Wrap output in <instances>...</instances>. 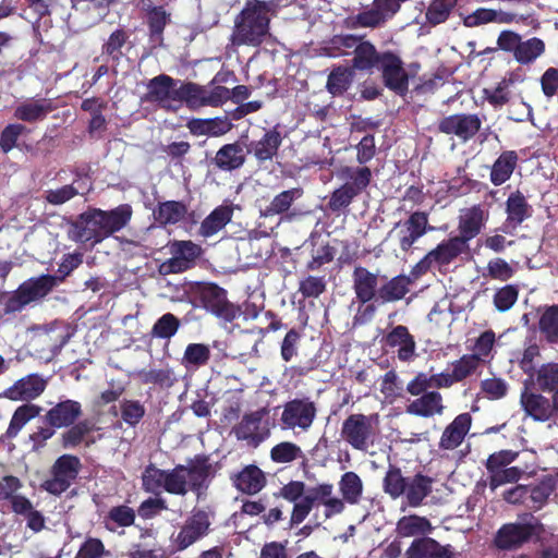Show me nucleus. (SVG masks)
<instances>
[{"label":"nucleus","mask_w":558,"mask_h":558,"mask_svg":"<svg viewBox=\"0 0 558 558\" xmlns=\"http://www.w3.org/2000/svg\"><path fill=\"white\" fill-rule=\"evenodd\" d=\"M271 3L248 0L234 20L231 43L234 46H259L270 34Z\"/></svg>","instance_id":"obj_1"},{"label":"nucleus","mask_w":558,"mask_h":558,"mask_svg":"<svg viewBox=\"0 0 558 558\" xmlns=\"http://www.w3.org/2000/svg\"><path fill=\"white\" fill-rule=\"evenodd\" d=\"M379 416L376 413L350 414L342 423L340 435L353 449L368 453L379 439Z\"/></svg>","instance_id":"obj_2"},{"label":"nucleus","mask_w":558,"mask_h":558,"mask_svg":"<svg viewBox=\"0 0 558 558\" xmlns=\"http://www.w3.org/2000/svg\"><path fill=\"white\" fill-rule=\"evenodd\" d=\"M338 175L344 183L330 195L328 207L333 213L347 208L367 187L372 173L367 167H345Z\"/></svg>","instance_id":"obj_3"},{"label":"nucleus","mask_w":558,"mask_h":558,"mask_svg":"<svg viewBox=\"0 0 558 558\" xmlns=\"http://www.w3.org/2000/svg\"><path fill=\"white\" fill-rule=\"evenodd\" d=\"M54 276L44 275L23 282L17 290L10 294L4 303V313H15L24 310L28 304L46 296L57 284Z\"/></svg>","instance_id":"obj_4"},{"label":"nucleus","mask_w":558,"mask_h":558,"mask_svg":"<svg viewBox=\"0 0 558 558\" xmlns=\"http://www.w3.org/2000/svg\"><path fill=\"white\" fill-rule=\"evenodd\" d=\"M546 527L536 518L529 515L521 523H509L501 526L496 535L495 544L500 549L518 548L535 535L541 542L546 539Z\"/></svg>","instance_id":"obj_5"},{"label":"nucleus","mask_w":558,"mask_h":558,"mask_svg":"<svg viewBox=\"0 0 558 558\" xmlns=\"http://www.w3.org/2000/svg\"><path fill=\"white\" fill-rule=\"evenodd\" d=\"M433 229L428 226L427 214L415 211L407 220L397 222L388 232L386 241L398 245L402 252L407 253L418 239Z\"/></svg>","instance_id":"obj_6"},{"label":"nucleus","mask_w":558,"mask_h":558,"mask_svg":"<svg viewBox=\"0 0 558 558\" xmlns=\"http://www.w3.org/2000/svg\"><path fill=\"white\" fill-rule=\"evenodd\" d=\"M228 99H230V89L225 86L207 88L195 83L180 82L179 109L183 102L191 109H198L205 106L217 107Z\"/></svg>","instance_id":"obj_7"},{"label":"nucleus","mask_w":558,"mask_h":558,"mask_svg":"<svg viewBox=\"0 0 558 558\" xmlns=\"http://www.w3.org/2000/svg\"><path fill=\"white\" fill-rule=\"evenodd\" d=\"M316 405L308 398L294 399L283 407L280 423L283 429L307 432L316 417Z\"/></svg>","instance_id":"obj_8"},{"label":"nucleus","mask_w":558,"mask_h":558,"mask_svg":"<svg viewBox=\"0 0 558 558\" xmlns=\"http://www.w3.org/2000/svg\"><path fill=\"white\" fill-rule=\"evenodd\" d=\"M80 460L70 454L61 456L51 468V477L41 483V488L52 495L65 492L77 477Z\"/></svg>","instance_id":"obj_9"},{"label":"nucleus","mask_w":558,"mask_h":558,"mask_svg":"<svg viewBox=\"0 0 558 558\" xmlns=\"http://www.w3.org/2000/svg\"><path fill=\"white\" fill-rule=\"evenodd\" d=\"M180 81L161 74L151 78L147 84L145 100L155 102L167 110H179Z\"/></svg>","instance_id":"obj_10"},{"label":"nucleus","mask_w":558,"mask_h":558,"mask_svg":"<svg viewBox=\"0 0 558 558\" xmlns=\"http://www.w3.org/2000/svg\"><path fill=\"white\" fill-rule=\"evenodd\" d=\"M266 414L265 410L245 414L233 429L235 437L245 441L248 446L257 447L270 434Z\"/></svg>","instance_id":"obj_11"},{"label":"nucleus","mask_w":558,"mask_h":558,"mask_svg":"<svg viewBox=\"0 0 558 558\" xmlns=\"http://www.w3.org/2000/svg\"><path fill=\"white\" fill-rule=\"evenodd\" d=\"M169 250L172 257L159 266L161 275L183 272L190 269L201 255V247L192 241H174Z\"/></svg>","instance_id":"obj_12"},{"label":"nucleus","mask_w":558,"mask_h":558,"mask_svg":"<svg viewBox=\"0 0 558 558\" xmlns=\"http://www.w3.org/2000/svg\"><path fill=\"white\" fill-rule=\"evenodd\" d=\"M377 68L381 71L384 83L389 89L399 95L407 93L409 76L399 56L392 52L381 53Z\"/></svg>","instance_id":"obj_13"},{"label":"nucleus","mask_w":558,"mask_h":558,"mask_svg":"<svg viewBox=\"0 0 558 558\" xmlns=\"http://www.w3.org/2000/svg\"><path fill=\"white\" fill-rule=\"evenodd\" d=\"M207 512L194 511L174 537L178 549L183 550L207 535L210 526Z\"/></svg>","instance_id":"obj_14"},{"label":"nucleus","mask_w":558,"mask_h":558,"mask_svg":"<svg viewBox=\"0 0 558 558\" xmlns=\"http://www.w3.org/2000/svg\"><path fill=\"white\" fill-rule=\"evenodd\" d=\"M482 121L477 114H452L444 118L438 125L440 132L456 135L463 142L473 137L481 129Z\"/></svg>","instance_id":"obj_15"},{"label":"nucleus","mask_w":558,"mask_h":558,"mask_svg":"<svg viewBox=\"0 0 558 558\" xmlns=\"http://www.w3.org/2000/svg\"><path fill=\"white\" fill-rule=\"evenodd\" d=\"M69 236L75 242L90 243L92 245L104 240L94 208L77 217L69 230Z\"/></svg>","instance_id":"obj_16"},{"label":"nucleus","mask_w":558,"mask_h":558,"mask_svg":"<svg viewBox=\"0 0 558 558\" xmlns=\"http://www.w3.org/2000/svg\"><path fill=\"white\" fill-rule=\"evenodd\" d=\"M507 218L498 231L504 234H514L517 228L532 215V208L527 204L525 197L515 192L510 194L506 202Z\"/></svg>","instance_id":"obj_17"},{"label":"nucleus","mask_w":558,"mask_h":558,"mask_svg":"<svg viewBox=\"0 0 558 558\" xmlns=\"http://www.w3.org/2000/svg\"><path fill=\"white\" fill-rule=\"evenodd\" d=\"M489 213L480 205H475L469 208L460 210L459 215V235L464 243L474 239L484 228L488 220Z\"/></svg>","instance_id":"obj_18"},{"label":"nucleus","mask_w":558,"mask_h":558,"mask_svg":"<svg viewBox=\"0 0 558 558\" xmlns=\"http://www.w3.org/2000/svg\"><path fill=\"white\" fill-rule=\"evenodd\" d=\"M94 209L104 240L123 229L132 217V207L128 204L119 205L111 210Z\"/></svg>","instance_id":"obj_19"},{"label":"nucleus","mask_w":558,"mask_h":558,"mask_svg":"<svg viewBox=\"0 0 558 558\" xmlns=\"http://www.w3.org/2000/svg\"><path fill=\"white\" fill-rule=\"evenodd\" d=\"M468 244L458 236L451 238L446 242L440 243L435 250L430 251L417 265L420 270H426L433 264L445 265L449 264L460 253L466 248Z\"/></svg>","instance_id":"obj_20"},{"label":"nucleus","mask_w":558,"mask_h":558,"mask_svg":"<svg viewBox=\"0 0 558 558\" xmlns=\"http://www.w3.org/2000/svg\"><path fill=\"white\" fill-rule=\"evenodd\" d=\"M518 14L501 9L478 8L463 17L465 27H480L487 24H511L519 22Z\"/></svg>","instance_id":"obj_21"},{"label":"nucleus","mask_w":558,"mask_h":558,"mask_svg":"<svg viewBox=\"0 0 558 558\" xmlns=\"http://www.w3.org/2000/svg\"><path fill=\"white\" fill-rule=\"evenodd\" d=\"M46 385L47 383L43 377L31 374L19 379L14 385L8 388L5 397L15 401L32 400L44 392Z\"/></svg>","instance_id":"obj_22"},{"label":"nucleus","mask_w":558,"mask_h":558,"mask_svg":"<svg viewBox=\"0 0 558 558\" xmlns=\"http://www.w3.org/2000/svg\"><path fill=\"white\" fill-rule=\"evenodd\" d=\"M281 143V134L276 129H271L266 131L259 140L252 141L247 145V153L252 154L258 162H265L277 155Z\"/></svg>","instance_id":"obj_23"},{"label":"nucleus","mask_w":558,"mask_h":558,"mask_svg":"<svg viewBox=\"0 0 558 558\" xmlns=\"http://www.w3.org/2000/svg\"><path fill=\"white\" fill-rule=\"evenodd\" d=\"M472 417L469 413L459 414L444 430L439 447L445 450H453L461 445L470 430Z\"/></svg>","instance_id":"obj_24"},{"label":"nucleus","mask_w":558,"mask_h":558,"mask_svg":"<svg viewBox=\"0 0 558 558\" xmlns=\"http://www.w3.org/2000/svg\"><path fill=\"white\" fill-rule=\"evenodd\" d=\"M356 299L365 304L378 295V276L364 267H356L352 275Z\"/></svg>","instance_id":"obj_25"},{"label":"nucleus","mask_w":558,"mask_h":558,"mask_svg":"<svg viewBox=\"0 0 558 558\" xmlns=\"http://www.w3.org/2000/svg\"><path fill=\"white\" fill-rule=\"evenodd\" d=\"M82 414L81 403L74 400L61 401L46 414L49 425L61 428L72 425Z\"/></svg>","instance_id":"obj_26"},{"label":"nucleus","mask_w":558,"mask_h":558,"mask_svg":"<svg viewBox=\"0 0 558 558\" xmlns=\"http://www.w3.org/2000/svg\"><path fill=\"white\" fill-rule=\"evenodd\" d=\"M203 299L206 307L214 314L226 320H231L235 316L234 307L228 302L226 291L218 286L210 284L203 289Z\"/></svg>","instance_id":"obj_27"},{"label":"nucleus","mask_w":558,"mask_h":558,"mask_svg":"<svg viewBox=\"0 0 558 558\" xmlns=\"http://www.w3.org/2000/svg\"><path fill=\"white\" fill-rule=\"evenodd\" d=\"M442 397L437 391H428L413 400L407 407V412L422 417L441 415L444 412Z\"/></svg>","instance_id":"obj_28"},{"label":"nucleus","mask_w":558,"mask_h":558,"mask_svg":"<svg viewBox=\"0 0 558 558\" xmlns=\"http://www.w3.org/2000/svg\"><path fill=\"white\" fill-rule=\"evenodd\" d=\"M434 480L421 473L408 478L404 496L407 504L417 508L424 504V499L432 493Z\"/></svg>","instance_id":"obj_29"},{"label":"nucleus","mask_w":558,"mask_h":558,"mask_svg":"<svg viewBox=\"0 0 558 558\" xmlns=\"http://www.w3.org/2000/svg\"><path fill=\"white\" fill-rule=\"evenodd\" d=\"M521 405L525 413L535 421L545 422L553 415V407L549 400L542 395L529 392L521 393Z\"/></svg>","instance_id":"obj_30"},{"label":"nucleus","mask_w":558,"mask_h":558,"mask_svg":"<svg viewBox=\"0 0 558 558\" xmlns=\"http://www.w3.org/2000/svg\"><path fill=\"white\" fill-rule=\"evenodd\" d=\"M386 342L389 347H399L398 357L401 361H411L415 355V341L405 326L395 327L386 336Z\"/></svg>","instance_id":"obj_31"},{"label":"nucleus","mask_w":558,"mask_h":558,"mask_svg":"<svg viewBox=\"0 0 558 558\" xmlns=\"http://www.w3.org/2000/svg\"><path fill=\"white\" fill-rule=\"evenodd\" d=\"M231 121L227 118L193 119L187 128L194 135L221 136L232 129Z\"/></svg>","instance_id":"obj_32"},{"label":"nucleus","mask_w":558,"mask_h":558,"mask_svg":"<svg viewBox=\"0 0 558 558\" xmlns=\"http://www.w3.org/2000/svg\"><path fill=\"white\" fill-rule=\"evenodd\" d=\"M214 162L219 169L223 171L239 169L245 162V155L242 146L239 143L223 145L216 153Z\"/></svg>","instance_id":"obj_33"},{"label":"nucleus","mask_w":558,"mask_h":558,"mask_svg":"<svg viewBox=\"0 0 558 558\" xmlns=\"http://www.w3.org/2000/svg\"><path fill=\"white\" fill-rule=\"evenodd\" d=\"M266 478L260 469L255 465L244 468L234 478L235 487L245 494H256L265 486Z\"/></svg>","instance_id":"obj_34"},{"label":"nucleus","mask_w":558,"mask_h":558,"mask_svg":"<svg viewBox=\"0 0 558 558\" xmlns=\"http://www.w3.org/2000/svg\"><path fill=\"white\" fill-rule=\"evenodd\" d=\"M233 209L228 206L215 208L201 223L199 234L209 238L218 233L232 219Z\"/></svg>","instance_id":"obj_35"},{"label":"nucleus","mask_w":558,"mask_h":558,"mask_svg":"<svg viewBox=\"0 0 558 558\" xmlns=\"http://www.w3.org/2000/svg\"><path fill=\"white\" fill-rule=\"evenodd\" d=\"M51 110L50 100L31 99L15 109V117L22 121L34 122L44 119Z\"/></svg>","instance_id":"obj_36"},{"label":"nucleus","mask_w":558,"mask_h":558,"mask_svg":"<svg viewBox=\"0 0 558 558\" xmlns=\"http://www.w3.org/2000/svg\"><path fill=\"white\" fill-rule=\"evenodd\" d=\"M517 160V154L512 150L505 151L497 158L490 172V180L494 185H501L511 177Z\"/></svg>","instance_id":"obj_37"},{"label":"nucleus","mask_w":558,"mask_h":558,"mask_svg":"<svg viewBox=\"0 0 558 558\" xmlns=\"http://www.w3.org/2000/svg\"><path fill=\"white\" fill-rule=\"evenodd\" d=\"M187 213L186 206L181 202L168 201L160 203L154 210L155 220L161 225H174L181 221Z\"/></svg>","instance_id":"obj_38"},{"label":"nucleus","mask_w":558,"mask_h":558,"mask_svg":"<svg viewBox=\"0 0 558 558\" xmlns=\"http://www.w3.org/2000/svg\"><path fill=\"white\" fill-rule=\"evenodd\" d=\"M210 359V348L205 343H190L186 345L183 356L182 365L186 369H198L205 366Z\"/></svg>","instance_id":"obj_39"},{"label":"nucleus","mask_w":558,"mask_h":558,"mask_svg":"<svg viewBox=\"0 0 558 558\" xmlns=\"http://www.w3.org/2000/svg\"><path fill=\"white\" fill-rule=\"evenodd\" d=\"M432 531L430 522L420 515L402 517L397 523V532L402 537L425 535Z\"/></svg>","instance_id":"obj_40"},{"label":"nucleus","mask_w":558,"mask_h":558,"mask_svg":"<svg viewBox=\"0 0 558 558\" xmlns=\"http://www.w3.org/2000/svg\"><path fill=\"white\" fill-rule=\"evenodd\" d=\"M353 78V69L348 66H337L330 72L326 87L332 96H340L349 89Z\"/></svg>","instance_id":"obj_41"},{"label":"nucleus","mask_w":558,"mask_h":558,"mask_svg":"<svg viewBox=\"0 0 558 558\" xmlns=\"http://www.w3.org/2000/svg\"><path fill=\"white\" fill-rule=\"evenodd\" d=\"M410 279L397 276L378 289V300L383 303L401 300L409 292Z\"/></svg>","instance_id":"obj_42"},{"label":"nucleus","mask_w":558,"mask_h":558,"mask_svg":"<svg viewBox=\"0 0 558 558\" xmlns=\"http://www.w3.org/2000/svg\"><path fill=\"white\" fill-rule=\"evenodd\" d=\"M381 53H378L376 48L369 41H361L354 51L353 68L357 70H371L377 66Z\"/></svg>","instance_id":"obj_43"},{"label":"nucleus","mask_w":558,"mask_h":558,"mask_svg":"<svg viewBox=\"0 0 558 558\" xmlns=\"http://www.w3.org/2000/svg\"><path fill=\"white\" fill-rule=\"evenodd\" d=\"M303 195L302 189L294 187L276 195L270 204L264 209L263 216L270 217L286 213L292 203Z\"/></svg>","instance_id":"obj_44"},{"label":"nucleus","mask_w":558,"mask_h":558,"mask_svg":"<svg viewBox=\"0 0 558 558\" xmlns=\"http://www.w3.org/2000/svg\"><path fill=\"white\" fill-rule=\"evenodd\" d=\"M459 0H432L427 7L425 19L436 26L445 23L457 7Z\"/></svg>","instance_id":"obj_45"},{"label":"nucleus","mask_w":558,"mask_h":558,"mask_svg":"<svg viewBox=\"0 0 558 558\" xmlns=\"http://www.w3.org/2000/svg\"><path fill=\"white\" fill-rule=\"evenodd\" d=\"M408 478L402 475L399 468L389 465L383 481L384 492L392 499L401 497L407 488Z\"/></svg>","instance_id":"obj_46"},{"label":"nucleus","mask_w":558,"mask_h":558,"mask_svg":"<svg viewBox=\"0 0 558 558\" xmlns=\"http://www.w3.org/2000/svg\"><path fill=\"white\" fill-rule=\"evenodd\" d=\"M135 512L128 506H117L109 510L105 517V526L114 532L117 527H126L134 523Z\"/></svg>","instance_id":"obj_47"},{"label":"nucleus","mask_w":558,"mask_h":558,"mask_svg":"<svg viewBox=\"0 0 558 558\" xmlns=\"http://www.w3.org/2000/svg\"><path fill=\"white\" fill-rule=\"evenodd\" d=\"M40 412V408L35 404H24L19 407L10 422L7 430L9 438H14L20 430L28 423L32 418L36 417Z\"/></svg>","instance_id":"obj_48"},{"label":"nucleus","mask_w":558,"mask_h":558,"mask_svg":"<svg viewBox=\"0 0 558 558\" xmlns=\"http://www.w3.org/2000/svg\"><path fill=\"white\" fill-rule=\"evenodd\" d=\"M545 51V44L542 39L533 37L520 43L514 59L521 64H530L539 58Z\"/></svg>","instance_id":"obj_49"},{"label":"nucleus","mask_w":558,"mask_h":558,"mask_svg":"<svg viewBox=\"0 0 558 558\" xmlns=\"http://www.w3.org/2000/svg\"><path fill=\"white\" fill-rule=\"evenodd\" d=\"M342 497L349 504H357L362 495L363 484L360 476L354 472H345L339 482Z\"/></svg>","instance_id":"obj_50"},{"label":"nucleus","mask_w":558,"mask_h":558,"mask_svg":"<svg viewBox=\"0 0 558 558\" xmlns=\"http://www.w3.org/2000/svg\"><path fill=\"white\" fill-rule=\"evenodd\" d=\"M167 471L160 470L153 464L146 466L142 474L143 487L146 492L160 494L165 490Z\"/></svg>","instance_id":"obj_51"},{"label":"nucleus","mask_w":558,"mask_h":558,"mask_svg":"<svg viewBox=\"0 0 558 558\" xmlns=\"http://www.w3.org/2000/svg\"><path fill=\"white\" fill-rule=\"evenodd\" d=\"M129 35L123 29L112 32L102 45V54L112 61H119L122 56V48L125 46Z\"/></svg>","instance_id":"obj_52"},{"label":"nucleus","mask_w":558,"mask_h":558,"mask_svg":"<svg viewBox=\"0 0 558 558\" xmlns=\"http://www.w3.org/2000/svg\"><path fill=\"white\" fill-rule=\"evenodd\" d=\"M487 470L490 473L489 486L492 489H496L507 483L519 481L523 473V471L518 466H496Z\"/></svg>","instance_id":"obj_53"},{"label":"nucleus","mask_w":558,"mask_h":558,"mask_svg":"<svg viewBox=\"0 0 558 558\" xmlns=\"http://www.w3.org/2000/svg\"><path fill=\"white\" fill-rule=\"evenodd\" d=\"M180 328V320L171 313L163 314L154 324L151 335L160 339L172 338Z\"/></svg>","instance_id":"obj_54"},{"label":"nucleus","mask_w":558,"mask_h":558,"mask_svg":"<svg viewBox=\"0 0 558 558\" xmlns=\"http://www.w3.org/2000/svg\"><path fill=\"white\" fill-rule=\"evenodd\" d=\"M335 255V247L330 246L327 242H316L312 250V259L308 262L307 268L310 270H317L322 266L329 264Z\"/></svg>","instance_id":"obj_55"},{"label":"nucleus","mask_w":558,"mask_h":558,"mask_svg":"<svg viewBox=\"0 0 558 558\" xmlns=\"http://www.w3.org/2000/svg\"><path fill=\"white\" fill-rule=\"evenodd\" d=\"M186 468L178 466L171 471H167V481L165 483V490L174 495H185L189 492L186 485Z\"/></svg>","instance_id":"obj_56"},{"label":"nucleus","mask_w":558,"mask_h":558,"mask_svg":"<svg viewBox=\"0 0 558 558\" xmlns=\"http://www.w3.org/2000/svg\"><path fill=\"white\" fill-rule=\"evenodd\" d=\"M301 448L290 441H283L276 445L270 451V458L276 463H290L302 458Z\"/></svg>","instance_id":"obj_57"},{"label":"nucleus","mask_w":558,"mask_h":558,"mask_svg":"<svg viewBox=\"0 0 558 558\" xmlns=\"http://www.w3.org/2000/svg\"><path fill=\"white\" fill-rule=\"evenodd\" d=\"M539 328L550 342L558 341V306H551L543 313Z\"/></svg>","instance_id":"obj_58"},{"label":"nucleus","mask_w":558,"mask_h":558,"mask_svg":"<svg viewBox=\"0 0 558 558\" xmlns=\"http://www.w3.org/2000/svg\"><path fill=\"white\" fill-rule=\"evenodd\" d=\"M536 384L544 391H553L558 388V364L543 365L537 372Z\"/></svg>","instance_id":"obj_59"},{"label":"nucleus","mask_w":558,"mask_h":558,"mask_svg":"<svg viewBox=\"0 0 558 558\" xmlns=\"http://www.w3.org/2000/svg\"><path fill=\"white\" fill-rule=\"evenodd\" d=\"M325 277L307 276L300 281L299 292L304 299L318 298L326 290Z\"/></svg>","instance_id":"obj_60"},{"label":"nucleus","mask_w":558,"mask_h":558,"mask_svg":"<svg viewBox=\"0 0 558 558\" xmlns=\"http://www.w3.org/2000/svg\"><path fill=\"white\" fill-rule=\"evenodd\" d=\"M148 20L151 40L154 43H160L162 39V32L169 21V14L161 7L154 8L149 12Z\"/></svg>","instance_id":"obj_61"},{"label":"nucleus","mask_w":558,"mask_h":558,"mask_svg":"<svg viewBox=\"0 0 558 558\" xmlns=\"http://www.w3.org/2000/svg\"><path fill=\"white\" fill-rule=\"evenodd\" d=\"M122 420L130 426H135L145 415L144 405L136 400H123L120 403Z\"/></svg>","instance_id":"obj_62"},{"label":"nucleus","mask_w":558,"mask_h":558,"mask_svg":"<svg viewBox=\"0 0 558 558\" xmlns=\"http://www.w3.org/2000/svg\"><path fill=\"white\" fill-rule=\"evenodd\" d=\"M361 37L354 35H336L330 41V49L335 50L333 57L348 56L354 53L355 48L361 41Z\"/></svg>","instance_id":"obj_63"},{"label":"nucleus","mask_w":558,"mask_h":558,"mask_svg":"<svg viewBox=\"0 0 558 558\" xmlns=\"http://www.w3.org/2000/svg\"><path fill=\"white\" fill-rule=\"evenodd\" d=\"M434 542L435 539L430 537L414 539L405 551V558H430Z\"/></svg>","instance_id":"obj_64"}]
</instances>
